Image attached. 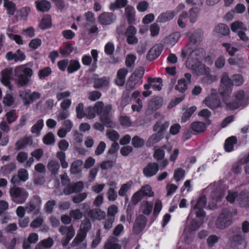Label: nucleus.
I'll use <instances>...</instances> for the list:
<instances>
[{"mask_svg": "<svg viewBox=\"0 0 249 249\" xmlns=\"http://www.w3.org/2000/svg\"><path fill=\"white\" fill-rule=\"evenodd\" d=\"M144 74V71L142 68L136 69L132 75L129 77L126 84V88L128 90H131L142 83L141 79Z\"/></svg>", "mask_w": 249, "mask_h": 249, "instance_id": "obj_11", "label": "nucleus"}, {"mask_svg": "<svg viewBox=\"0 0 249 249\" xmlns=\"http://www.w3.org/2000/svg\"><path fill=\"white\" fill-rule=\"evenodd\" d=\"M188 84L184 79L178 80V84L175 87V89L180 92H183L187 89Z\"/></svg>", "mask_w": 249, "mask_h": 249, "instance_id": "obj_57", "label": "nucleus"}, {"mask_svg": "<svg viewBox=\"0 0 249 249\" xmlns=\"http://www.w3.org/2000/svg\"><path fill=\"white\" fill-rule=\"evenodd\" d=\"M229 244L233 249H245L247 246L246 234L243 233L240 229H236L230 237Z\"/></svg>", "mask_w": 249, "mask_h": 249, "instance_id": "obj_7", "label": "nucleus"}, {"mask_svg": "<svg viewBox=\"0 0 249 249\" xmlns=\"http://www.w3.org/2000/svg\"><path fill=\"white\" fill-rule=\"evenodd\" d=\"M53 244V241L51 237L44 239L39 242L36 247L35 249H48L50 248Z\"/></svg>", "mask_w": 249, "mask_h": 249, "instance_id": "obj_39", "label": "nucleus"}, {"mask_svg": "<svg viewBox=\"0 0 249 249\" xmlns=\"http://www.w3.org/2000/svg\"><path fill=\"white\" fill-rule=\"evenodd\" d=\"M43 142L46 145L53 144L55 142L54 135L52 132L48 133L43 137Z\"/></svg>", "mask_w": 249, "mask_h": 249, "instance_id": "obj_62", "label": "nucleus"}, {"mask_svg": "<svg viewBox=\"0 0 249 249\" xmlns=\"http://www.w3.org/2000/svg\"><path fill=\"white\" fill-rule=\"evenodd\" d=\"M29 178L28 171L24 168L18 171V175L14 176L11 178V182L13 184H19L20 181L25 182Z\"/></svg>", "mask_w": 249, "mask_h": 249, "instance_id": "obj_17", "label": "nucleus"}, {"mask_svg": "<svg viewBox=\"0 0 249 249\" xmlns=\"http://www.w3.org/2000/svg\"><path fill=\"white\" fill-rule=\"evenodd\" d=\"M9 193L12 200L18 204L25 202L28 196L27 192L22 188L14 187L10 189Z\"/></svg>", "mask_w": 249, "mask_h": 249, "instance_id": "obj_10", "label": "nucleus"}, {"mask_svg": "<svg viewBox=\"0 0 249 249\" xmlns=\"http://www.w3.org/2000/svg\"><path fill=\"white\" fill-rule=\"evenodd\" d=\"M2 1L4 2V6L6 8L7 13L11 15H14L16 10L15 4L10 0H0V3Z\"/></svg>", "mask_w": 249, "mask_h": 249, "instance_id": "obj_42", "label": "nucleus"}, {"mask_svg": "<svg viewBox=\"0 0 249 249\" xmlns=\"http://www.w3.org/2000/svg\"><path fill=\"white\" fill-rule=\"evenodd\" d=\"M191 129L196 132L200 133L204 132L206 129V124L200 122H194L190 125Z\"/></svg>", "mask_w": 249, "mask_h": 249, "instance_id": "obj_41", "label": "nucleus"}, {"mask_svg": "<svg viewBox=\"0 0 249 249\" xmlns=\"http://www.w3.org/2000/svg\"><path fill=\"white\" fill-rule=\"evenodd\" d=\"M163 138V134L156 133L153 134L146 142L147 146H152L154 144L159 142Z\"/></svg>", "mask_w": 249, "mask_h": 249, "instance_id": "obj_40", "label": "nucleus"}, {"mask_svg": "<svg viewBox=\"0 0 249 249\" xmlns=\"http://www.w3.org/2000/svg\"><path fill=\"white\" fill-rule=\"evenodd\" d=\"M232 78L231 81L227 72H224L222 74L219 89V92L221 95H228L232 90L233 84L236 86H240L244 83L243 78L240 74H234Z\"/></svg>", "mask_w": 249, "mask_h": 249, "instance_id": "obj_4", "label": "nucleus"}, {"mask_svg": "<svg viewBox=\"0 0 249 249\" xmlns=\"http://www.w3.org/2000/svg\"><path fill=\"white\" fill-rule=\"evenodd\" d=\"M119 244L113 238L109 239L104 246L105 249H121Z\"/></svg>", "mask_w": 249, "mask_h": 249, "instance_id": "obj_53", "label": "nucleus"}, {"mask_svg": "<svg viewBox=\"0 0 249 249\" xmlns=\"http://www.w3.org/2000/svg\"><path fill=\"white\" fill-rule=\"evenodd\" d=\"M206 204L207 200L205 196H201L196 200L192 202L193 209L189 217L191 216L192 213L194 212L196 214V218L193 219L184 229V234L187 237L189 236V234L191 236L192 233L198 230L204 223L205 213L203 209L206 206Z\"/></svg>", "mask_w": 249, "mask_h": 249, "instance_id": "obj_1", "label": "nucleus"}, {"mask_svg": "<svg viewBox=\"0 0 249 249\" xmlns=\"http://www.w3.org/2000/svg\"><path fill=\"white\" fill-rule=\"evenodd\" d=\"M16 168V165L14 163H10L2 166L0 169V173L4 176H7L10 174Z\"/></svg>", "mask_w": 249, "mask_h": 249, "instance_id": "obj_50", "label": "nucleus"}, {"mask_svg": "<svg viewBox=\"0 0 249 249\" xmlns=\"http://www.w3.org/2000/svg\"><path fill=\"white\" fill-rule=\"evenodd\" d=\"M180 36V35L178 32L174 33L165 38V43L172 47L177 42Z\"/></svg>", "mask_w": 249, "mask_h": 249, "instance_id": "obj_37", "label": "nucleus"}, {"mask_svg": "<svg viewBox=\"0 0 249 249\" xmlns=\"http://www.w3.org/2000/svg\"><path fill=\"white\" fill-rule=\"evenodd\" d=\"M87 214L93 220H101L106 216V213L99 209H89Z\"/></svg>", "mask_w": 249, "mask_h": 249, "instance_id": "obj_23", "label": "nucleus"}, {"mask_svg": "<svg viewBox=\"0 0 249 249\" xmlns=\"http://www.w3.org/2000/svg\"><path fill=\"white\" fill-rule=\"evenodd\" d=\"M185 171L181 168L177 169L174 172V178L178 182L184 178Z\"/></svg>", "mask_w": 249, "mask_h": 249, "instance_id": "obj_64", "label": "nucleus"}, {"mask_svg": "<svg viewBox=\"0 0 249 249\" xmlns=\"http://www.w3.org/2000/svg\"><path fill=\"white\" fill-rule=\"evenodd\" d=\"M59 231L64 236L61 242L64 247H66L75 235V230L72 226H61L59 229Z\"/></svg>", "mask_w": 249, "mask_h": 249, "instance_id": "obj_13", "label": "nucleus"}, {"mask_svg": "<svg viewBox=\"0 0 249 249\" xmlns=\"http://www.w3.org/2000/svg\"><path fill=\"white\" fill-rule=\"evenodd\" d=\"M217 80V77L216 75L211 74V72H209V73L205 74L202 79V82L207 84H210Z\"/></svg>", "mask_w": 249, "mask_h": 249, "instance_id": "obj_61", "label": "nucleus"}, {"mask_svg": "<svg viewBox=\"0 0 249 249\" xmlns=\"http://www.w3.org/2000/svg\"><path fill=\"white\" fill-rule=\"evenodd\" d=\"M92 57L89 54H86L82 58V62L85 66H89L91 64L93 60V65H96L98 61V53L96 50L92 49L91 51Z\"/></svg>", "mask_w": 249, "mask_h": 249, "instance_id": "obj_18", "label": "nucleus"}, {"mask_svg": "<svg viewBox=\"0 0 249 249\" xmlns=\"http://www.w3.org/2000/svg\"><path fill=\"white\" fill-rule=\"evenodd\" d=\"M56 157L60 160L61 166L63 168H67L68 167V163L65 160V153L63 151H59L57 152Z\"/></svg>", "mask_w": 249, "mask_h": 249, "instance_id": "obj_59", "label": "nucleus"}, {"mask_svg": "<svg viewBox=\"0 0 249 249\" xmlns=\"http://www.w3.org/2000/svg\"><path fill=\"white\" fill-rule=\"evenodd\" d=\"M52 73V69L49 67H46L40 70L38 72V75L40 79L45 78Z\"/></svg>", "mask_w": 249, "mask_h": 249, "instance_id": "obj_60", "label": "nucleus"}, {"mask_svg": "<svg viewBox=\"0 0 249 249\" xmlns=\"http://www.w3.org/2000/svg\"><path fill=\"white\" fill-rule=\"evenodd\" d=\"M116 16L111 12H104L98 18L99 23L103 25H109L115 22Z\"/></svg>", "mask_w": 249, "mask_h": 249, "instance_id": "obj_15", "label": "nucleus"}, {"mask_svg": "<svg viewBox=\"0 0 249 249\" xmlns=\"http://www.w3.org/2000/svg\"><path fill=\"white\" fill-rule=\"evenodd\" d=\"M188 18V13L186 11H183L179 15L178 20V26L181 28H184L186 27L187 18Z\"/></svg>", "mask_w": 249, "mask_h": 249, "instance_id": "obj_52", "label": "nucleus"}, {"mask_svg": "<svg viewBox=\"0 0 249 249\" xmlns=\"http://www.w3.org/2000/svg\"><path fill=\"white\" fill-rule=\"evenodd\" d=\"M128 73V71L125 68L121 69L117 72V78L116 79V84L122 86L124 85L125 81V77Z\"/></svg>", "mask_w": 249, "mask_h": 249, "instance_id": "obj_30", "label": "nucleus"}, {"mask_svg": "<svg viewBox=\"0 0 249 249\" xmlns=\"http://www.w3.org/2000/svg\"><path fill=\"white\" fill-rule=\"evenodd\" d=\"M18 95L26 106L30 105V90L23 89L18 91Z\"/></svg>", "mask_w": 249, "mask_h": 249, "instance_id": "obj_35", "label": "nucleus"}, {"mask_svg": "<svg viewBox=\"0 0 249 249\" xmlns=\"http://www.w3.org/2000/svg\"><path fill=\"white\" fill-rule=\"evenodd\" d=\"M148 82L150 83L151 88L155 90L160 91L162 89L163 85L160 78H149Z\"/></svg>", "mask_w": 249, "mask_h": 249, "instance_id": "obj_31", "label": "nucleus"}, {"mask_svg": "<svg viewBox=\"0 0 249 249\" xmlns=\"http://www.w3.org/2000/svg\"><path fill=\"white\" fill-rule=\"evenodd\" d=\"M115 50V46L113 42H108L105 46L104 51L105 53L107 55L111 56L112 55Z\"/></svg>", "mask_w": 249, "mask_h": 249, "instance_id": "obj_63", "label": "nucleus"}, {"mask_svg": "<svg viewBox=\"0 0 249 249\" xmlns=\"http://www.w3.org/2000/svg\"><path fill=\"white\" fill-rule=\"evenodd\" d=\"M203 103L212 109L221 107V102L215 89H212L210 95L207 96L203 101Z\"/></svg>", "mask_w": 249, "mask_h": 249, "instance_id": "obj_12", "label": "nucleus"}, {"mask_svg": "<svg viewBox=\"0 0 249 249\" xmlns=\"http://www.w3.org/2000/svg\"><path fill=\"white\" fill-rule=\"evenodd\" d=\"M196 110V107L195 106L187 109L183 114L181 119V122L182 123H184L188 120Z\"/></svg>", "mask_w": 249, "mask_h": 249, "instance_id": "obj_48", "label": "nucleus"}, {"mask_svg": "<svg viewBox=\"0 0 249 249\" xmlns=\"http://www.w3.org/2000/svg\"><path fill=\"white\" fill-rule=\"evenodd\" d=\"M137 29L132 26H130L127 28L125 35L126 36V42L129 44H135L138 43V39L135 35Z\"/></svg>", "mask_w": 249, "mask_h": 249, "instance_id": "obj_20", "label": "nucleus"}, {"mask_svg": "<svg viewBox=\"0 0 249 249\" xmlns=\"http://www.w3.org/2000/svg\"><path fill=\"white\" fill-rule=\"evenodd\" d=\"M41 199L39 197H35L26 207V211L28 213L33 212L34 214H37L39 212Z\"/></svg>", "mask_w": 249, "mask_h": 249, "instance_id": "obj_16", "label": "nucleus"}, {"mask_svg": "<svg viewBox=\"0 0 249 249\" xmlns=\"http://www.w3.org/2000/svg\"><path fill=\"white\" fill-rule=\"evenodd\" d=\"M237 143V138L235 136L228 138L225 142L224 148L226 152H230L233 150L234 145Z\"/></svg>", "mask_w": 249, "mask_h": 249, "instance_id": "obj_32", "label": "nucleus"}, {"mask_svg": "<svg viewBox=\"0 0 249 249\" xmlns=\"http://www.w3.org/2000/svg\"><path fill=\"white\" fill-rule=\"evenodd\" d=\"M112 109L110 105L104 106L103 102L99 101L95 103L94 107H89L86 111V117L89 119L94 118L96 115H100V120L107 127H113L114 123L112 121L109 112Z\"/></svg>", "mask_w": 249, "mask_h": 249, "instance_id": "obj_2", "label": "nucleus"}, {"mask_svg": "<svg viewBox=\"0 0 249 249\" xmlns=\"http://www.w3.org/2000/svg\"><path fill=\"white\" fill-rule=\"evenodd\" d=\"M153 203L152 202L143 201L141 205V210L145 215H149L153 209Z\"/></svg>", "mask_w": 249, "mask_h": 249, "instance_id": "obj_38", "label": "nucleus"}, {"mask_svg": "<svg viewBox=\"0 0 249 249\" xmlns=\"http://www.w3.org/2000/svg\"><path fill=\"white\" fill-rule=\"evenodd\" d=\"M35 4L37 10L40 12H48L51 7V3L46 0L36 1Z\"/></svg>", "mask_w": 249, "mask_h": 249, "instance_id": "obj_29", "label": "nucleus"}, {"mask_svg": "<svg viewBox=\"0 0 249 249\" xmlns=\"http://www.w3.org/2000/svg\"><path fill=\"white\" fill-rule=\"evenodd\" d=\"M231 28L233 32L237 34L243 30L247 31L246 26L243 22L239 21H236L231 23Z\"/></svg>", "mask_w": 249, "mask_h": 249, "instance_id": "obj_34", "label": "nucleus"}, {"mask_svg": "<svg viewBox=\"0 0 249 249\" xmlns=\"http://www.w3.org/2000/svg\"><path fill=\"white\" fill-rule=\"evenodd\" d=\"M86 236L87 233L80 231V232H78L76 236L72 241V246L74 247L78 245L80 243L82 242L84 240Z\"/></svg>", "mask_w": 249, "mask_h": 249, "instance_id": "obj_55", "label": "nucleus"}, {"mask_svg": "<svg viewBox=\"0 0 249 249\" xmlns=\"http://www.w3.org/2000/svg\"><path fill=\"white\" fill-rule=\"evenodd\" d=\"M169 126V122L162 123L161 121L157 122L153 127V130L157 133L163 134V132Z\"/></svg>", "mask_w": 249, "mask_h": 249, "instance_id": "obj_33", "label": "nucleus"}, {"mask_svg": "<svg viewBox=\"0 0 249 249\" xmlns=\"http://www.w3.org/2000/svg\"><path fill=\"white\" fill-rule=\"evenodd\" d=\"M159 170V166L156 162H150L143 169V175L147 177H152L157 174Z\"/></svg>", "mask_w": 249, "mask_h": 249, "instance_id": "obj_19", "label": "nucleus"}, {"mask_svg": "<svg viewBox=\"0 0 249 249\" xmlns=\"http://www.w3.org/2000/svg\"><path fill=\"white\" fill-rule=\"evenodd\" d=\"M76 49L72 47L70 43H67L63 48H60V53L63 56H68Z\"/></svg>", "mask_w": 249, "mask_h": 249, "instance_id": "obj_47", "label": "nucleus"}, {"mask_svg": "<svg viewBox=\"0 0 249 249\" xmlns=\"http://www.w3.org/2000/svg\"><path fill=\"white\" fill-rule=\"evenodd\" d=\"M124 15L127 18L129 24H134L136 21L135 10L131 5H127L125 8Z\"/></svg>", "mask_w": 249, "mask_h": 249, "instance_id": "obj_26", "label": "nucleus"}, {"mask_svg": "<svg viewBox=\"0 0 249 249\" xmlns=\"http://www.w3.org/2000/svg\"><path fill=\"white\" fill-rule=\"evenodd\" d=\"M146 223V218L142 215L138 216L133 226V231L136 233H140L144 228Z\"/></svg>", "mask_w": 249, "mask_h": 249, "instance_id": "obj_22", "label": "nucleus"}, {"mask_svg": "<svg viewBox=\"0 0 249 249\" xmlns=\"http://www.w3.org/2000/svg\"><path fill=\"white\" fill-rule=\"evenodd\" d=\"M208 189L209 190H215L212 193V197L214 202H213L212 205H209L210 209H213L216 206V203L220 201L223 197L224 194L220 188H218L217 186H215L214 184L210 185L208 187Z\"/></svg>", "mask_w": 249, "mask_h": 249, "instance_id": "obj_14", "label": "nucleus"}, {"mask_svg": "<svg viewBox=\"0 0 249 249\" xmlns=\"http://www.w3.org/2000/svg\"><path fill=\"white\" fill-rule=\"evenodd\" d=\"M44 126V121L40 119L32 127L31 131L33 133L39 134Z\"/></svg>", "mask_w": 249, "mask_h": 249, "instance_id": "obj_56", "label": "nucleus"}, {"mask_svg": "<svg viewBox=\"0 0 249 249\" xmlns=\"http://www.w3.org/2000/svg\"><path fill=\"white\" fill-rule=\"evenodd\" d=\"M47 168L52 174L55 175L58 173L60 165L57 160H51L49 162Z\"/></svg>", "mask_w": 249, "mask_h": 249, "instance_id": "obj_45", "label": "nucleus"}, {"mask_svg": "<svg viewBox=\"0 0 249 249\" xmlns=\"http://www.w3.org/2000/svg\"><path fill=\"white\" fill-rule=\"evenodd\" d=\"M226 198L231 203L236 200L241 207H249V192L247 191H242L239 194L236 192H229Z\"/></svg>", "mask_w": 249, "mask_h": 249, "instance_id": "obj_8", "label": "nucleus"}, {"mask_svg": "<svg viewBox=\"0 0 249 249\" xmlns=\"http://www.w3.org/2000/svg\"><path fill=\"white\" fill-rule=\"evenodd\" d=\"M204 53V50L202 48L194 50L188 56L186 66L188 68L194 71L197 75H205L211 72L209 67L200 63V59Z\"/></svg>", "mask_w": 249, "mask_h": 249, "instance_id": "obj_3", "label": "nucleus"}, {"mask_svg": "<svg viewBox=\"0 0 249 249\" xmlns=\"http://www.w3.org/2000/svg\"><path fill=\"white\" fill-rule=\"evenodd\" d=\"M109 83V78L107 77H104L95 81L94 87L96 89L106 87L108 85Z\"/></svg>", "mask_w": 249, "mask_h": 249, "instance_id": "obj_43", "label": "nucleus"}, {"mask_svg": "<svg viewBox=\"0 0 249 249\" xmlns=\"http://www.w3.org/2000/svg\"><path fill=\"white\" fill-rule=\"evenodd\" d=\"M233 101L231 103H225L227 107L234 110L239 107H244L249 103V96L243 90L235 92L233 95Z\"/></svg>", "mask_w": 249, "mask_h": 249, "instance_id": "obj_6", "label": "nucleus"}, {"mask_svg": "<svg viewBox=\"0 0 249 249\" xmlns=\"http://www.w3.org/2000/svg\"><path fill=\"white\" fill-rule=\"evenodd\" d=\"M200 11V8L197 7H194L189 10L187 18L191 23H194L196 22Z\"/></svg>", "mask_w": 249, "mask_h": 249, "instance_id": "obj_28", "label": "nucleus"}, {"mask_svg": "<svg viewBox=\"0 0 249 249\" xmlns=\"http://www.w3.org/2000/svg\"><path fill=\"white\" fill-rule=\"evenodd\" d=\"M81 67L79 62L76 60H71L68 64L67 71L69 73H71L80 69Z\"/></svg>", "mask_w": 249, "mask_h": 249, "instance_id": "obj_44", "label": "nucleus"}, {"mask_svg": "<svg viewBox=\"0 0 249 249\" xmlns=\"http://www.w3.org/2000/svg\"><path fill=\"white\" fill-rule=\"evenodd\" d=\"M33 74V70L26 65L17 66L14 69L16 82L21 87L25 86L29 83L30 79Z\"/></svg>", "mask_w": 249, "mask_h": 249, "instance_id": "obj_5", "label": "nucleus"}, {"mask_svg": "<svg viewBox=\"0 0 249 249\" xmlns=\"http://www.w3.org/2000/svg\"><path fill=\"white\" fill-rule=\"evenodd\" d=\"M162 47L160 45H154L148 52L146 57L149 60L157 58L160 54Z\"/></svg>", "mask_w": 249, "mask_h": 249, "instance_id": "obj_24", "label": "nucleus"}, {"mask_svg": "<svg viewBox=\"0 0 249 249\" xmlns=\"http://www.w3.org/2000/svg\"><path fill=\"white\" fill-rule=\"evenodd\" d=\"M176 15L175 11H167L166 12L160 14L157 19V22L165 23L172 19Z\"/></svg>", "mask_w": 249, "mask_h": 249, "instance_id": "obj_27", "label": "nucleus"}, {"mask_svg": "<svg viewBox=\"0 0 249 249\" xmlns=\"http://www.w3.org/2000/svg\"><path fill=\"white\" fill-rule=\"evenodd\" d=\"M162 99L157 97L152 99L149 103V106L153 110H156L160 108L162 104Z\"/></svg>", "mask_w": 249, "mask_h": 249, "instance_id": "obj_49", "label": "nucleus"}, {"mask_svg": "<svg viewBox=\"0 0 249 249\" xmlns=\"http://www.w3.org/2000/svg\"><path fill=\"white\" fill-rule=\"evenodd\" d=\"M91 228V224L89 219H84L80 225V231L87 233Z\"/></svg>", "mask_w": 249, "mask_h": 249, "instance_id": "obj_58", "label": "nucleus"}, {"mask_svg": "<svg viewBox=\"0 0 249 249\" xmlns=\"http://www.w3.org/2000/svg\"><path fill=\"white\" fill-rule=\"evenodd\" d=\"M232 221V214L228 209L224 210L218 217L215 225L218 229H224L230 226Z\"/></svg>", "mask_w": 249, "mask_h": 249, "instance_id": "obj_9", "label": "nucleus"}, {"mask_svg": "<svg viewBox=\"0 0 249 249\" xmlns=\"http://www.w3.org/2000/svg\"><path fill=\"white\" fill-rule=\"evenodd\" d=\"M83 162L77 160L72 162L71 166L70 171L71 174H77L81 172Z\"/></svg>", "mask_w": 249, "mask_h": 249, "instance_id": "obj_46", "label": "nucleus"}, {"mask_svg": "<svg viewBox=\"0 0 249 249\" xmlns=\"http://www.w3.org/2000/svg\"><path fill=\"white\" fill-rule=\"evenodd\" d=\"M215 31L216 33L224 36L228 35L230 33V30L228 27L224 24H218L215 27Z\"/></svg>", "mask_w": 249, "mask_h": 249, "instance_id": "obj_54", "label": "nucleus"}, {"mask_svg": "<svg viewBox=\"0 0 249 249\" xmlns=\"http://www.w3.org/2000/svg\"><path fill=\"white\" fill-rule=\"evenodd\" d=\"M133 184V181L129 180L126 183L123 184L118 191V194L120 196H124L126 194L127 191L130 189Z\"/></svg>", "mask_w": 249, "mask_h": 249, "instance_id": "obj_51", "label": "nucleus"}, {"mask_svg": "<svg viewBox=\"0 0 249 249\" xmlns=\"http://www.w3.org/2000/svg\"><path fill=\"white\" fill-rule=\"evenodd\" d=\"M187 35L189 36L190 43L194 45L199 44L202 39V32L200 29L196 30L192 34L189 32Z\"/></svg>", "mask_w": 249, "mask_h": 249, "instance_id": "obj_25", "label": "nucleus"}, {"mask_svg": "<svg viewBox=\"0 0 249 249\" xmlns=\"http://www.w3.org/2000/svg\"><path fill=\"white\" fill-rule=\"evenodd\" d=\"M127 0H116L110 4L109 9L110 10L114 11L124 7L127 5Z\"/></svg>", "mask_w": 249, "mask_h": 249, "instance_id": "obj_36", "label": "nucleus"}, {"mask_svg": "<svg viewBox=\"0 0 249 249\" xmlns=\"http://www.w3.org/2000/svg\"><path fill=\"white\" fill-rule=\"evenodd\" d=\"M1 83L7 87L10 90L13 89V86L11 85L10 80L12 74L11 69H6L1 71Z\"/></svg>", "mask_w": 249, "mask_h": 249, "instance_id": "obj_21", "label": "nucleus"}]
</instances>
